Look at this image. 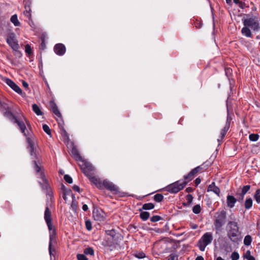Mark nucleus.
<instances>
[{"label":"nucleus","instance_id":"obj_1","mask_svg":"<svg viewBox=\"0 0 260 260\" xmlns=\"http://www.w3.org/2000/svg\"><path fill=\"white\" fill-rule=\"evenodd\" d=\"M3 109L6 110V111L4 113V116L9 118L14 123H16L17 125L19 126L21 133L25 136H27L28 134H27L25 132L26 126L22 119L20 118H17L15 115H14L11 111L10 108L8 106L7 109Z\"/></svg>","mask_w":260,"mask_h":260},{"label":"nucleus","instance_id":"obj_2","mask_svg":"<svg viewBox=\"0 0 260 260\" xmlns=\"http://www.w3.org/2000/svg\"><path fill=\"white\" fill-rule=\"evenodd\" d=\"M226 221V212L225 210L218 211L215 213L214 215V225L216 233L221 230L222 227L225 224Z\"/></svg>","mask_w":260,"mask_h":260},{"label":"nucleus","instance_id":"obj_3","mask_svg":"<svg viewBox=\"0 0 260 260\" xmlns=\"http://www.w3.org/2000/svg\"><path fill=\"white\" fill-rule=\"evenodd\" d=\"M229 231L228 236L231 241L233 242H237L238 241V236L239 234V228L238 223L235 221H229L228 224Z\"/></svg>","mask_w":260,"mask_h":260},{"label":"nucleus","instance_id":"obj_4","mask_svg":"<svg viewBox=\"0 0 260 260\" xmlns=\"http://www.w3.org/2000/svg\"><path fill=\"white\" fill-rule=\"evenodd\" d=\"M213 239V235L211 233L207 232L205 233L197 243V246L200 250L202 251H204L206 247L211 243Z\"/></svg>","mask_w":260,"mask_h":260},{"label":"nucleus","instance_id":"obj_5","mask_svg":"<svg viewBox=\"0 0 260 260\" xmlns=\"http://www.w3.org/2000/svg\"><path fill=\"white\" fill-rule=\"evenodd\" d=\"M186 184V181H184L181 183H179V181H176L167 186L166 187V190L171 193H176L182 190Z\"/></svg>","mask_w":260,"mask_h":260},{"label":"nucleus","instance_id":"obj_6","mask_svg":"<svg viewBox=\"0 0 260 260\" xmlns=\"http://www.w3.org/2000/svg\"><path fill=\"white\" fill-rule=\"evenodd\" d=\"M244 25L246 26L251 27L254 30H257L259 29V23L255 17L247 18L244 20Z\"/></svg>","mask_w":260,"mask_h":260},{"label":"nucleus","instance_id":"obj_7","mask_svg":"<svg viewBox=\"0 0 260 260\" xmlns=\"http://www.w3.org/2000/svg\"><path fill=\"white\" fill-rule=\"evenodd\" d=\"M7 42L13 50H16L18 49L19 45L16 39L15 35L14 33L9 34L7 39Z\"/></svg>","mask_w":260,"mask_h":260},{"label":"nucleus","instance_id":"obj_8","mask_svg":"<svg viewBox=\"0 0 260 260\" xmlns=\"http://www.w3.org/2000/svg\"><path fill=\"white\" fill-rule=\"evenodd\" d=\"M56 231L55 230H53L52 231L50 232V241L49 244V251L50 256L53 255V252H55V249L52 248V245L56 243Z\"/></svg>","mask_w":260,"mask_h":260},{"label":"nucleus","instance_id":"obj_9","mask_svg":"<svg viewBox=\"0 0 260 260\" xmlns=\"http://www.w3.org/2000/svg\"><path fill=\"white\" fill-rule=\"evenodd\" d=\"M102 185H103L107 189L113 191L116 193L119 192V188L112 182L107 180H104L103 181Z\"/></svg>","mask_w":260,"mask_h":260},{"label":"nucleus","instance_id":"obj_10","mask_svg":"<svg viewBox=\"0 0 260 260\" xmlns=\"http://www.w3.org/2000/svg\"><path fill=\"white\" fill-rule=\"evenodd\" d=\"M82 169L84 174L86 176H88L94 174L95 168L89 162H85L84 167L82 168Z\"/></svg>","mask_w":260,"mask_h":260},{"label":"nucleus","instance_id":"obj_11","mask_svg":"<svg viewBox=\"0 0 260 260\" xmlns=\"http://www.w3.org/2000/svg\"><path fill=\"white\" fill-rule=\"evenodd\" d=\"M231 120H232V118L228 116L225 125L224 126L223 128H222L220 132V139H217L218 142H220V141H222L223 138L224 137L225 135H226L227 132L228 131V130L229 129V128L230 127V122H231Z\"/></svg>","mask_w":260,"mask_h":260},{"label":"nucleus","instance_id":"obj_12","mask_svg":"<svg viewBox=\"0 0 260 260\" xmlns=\"http://www.w3.org/2000/svg\"><path fill=\"white\" fill-rule=\"evenodd\" d=\"M5 82L11 87L15 91L19 94H22V91L20 87L17 85L12 80L8 78H5L4 79Z\"/></svg>","mask_w":260,"mask_h":260},{"label":"nucleus","instance_id":"obj_13","mask_svg":"<svg viewBox=\"0 0 260 260\" xmlns=\"http://www.w3.org/2000/svg\"><path fill=\"white\" fill-rule=\"evenodd\" d=\"M54 50L57 55H62L65 53L66 49L63 44L58 43L55 45Z\"/></svg>","mask_w":260,"mask_h":260},{"label":"nucleus","instance_id":"obj_14","mask_svg":"<svg viewBox=\"0 0 260 260\" xmlns=\"http://www.w3.org/2000/svg\"><path fill=\"white\" fill-rule=\"evenodd\" d=\"M27 142L28 144V148L30 153L31 155H36L35 152H34V142L32 138L27 137Z\"/></svg>","mask_w":260,"mask_h":260},{"label":"nucleus","instance_id":"obj_15","mask_svg":"<svg viewBox=\"0 0 260 260\" xmlns=\"http://www.w3.org/2000/svg\"><path fill=\"white\" fill-rule=\"evenodd\" d=\"M91 182H93L98 187L101 188L102 184L99 179L94 176V174L87 176Z\"/></svg>","mask_w":260,"mask_h":260},{"label":"nucleus","instance_id":"obj_16","mask_svg":"<svg viewBox=\"0 0 260 260\" xmlns=\"http://www.w3.org/2000/svg\"><path fill=\"white\" fill-rule=\"evenodd\" d=\"M72 155L73 157L77 161H83V159L82 157L80 156L79 152L77 149L74 147L71 151Z\"/></svg>","mask_w":260,"mask_h":260},{"label":"nucleus","instance_id":"obj_17","mask_svg":"<svg viewBox=\"0 0 260 260\" xmlns=\"http://www.w3.org/2000/svg\"><path fill=\"white\" fill-rule=\"evenodd\" d=\"M227 205L230 208L234 207L235 203L237 202V199L234 196L228 195L227 196Z\"/></svg>","mask_w":260,"mask_h":260},{"label":"nucleus","instance_id":"obj_18","mask_svg":"<svg viewBox=\"0 0 260 260\" xmlns=\"http://www.w3.org/2000/svg\"><path fill=\"white\" fill-rule=\"evenodd\" d=\"M50 105L51 108L52 112L55 114L57 117H60L61 116V113L58 109L57 106L53 101H51Z\"/></svg>","mask_w":260,"mask_h":260},{"label":"nucleus","instance_id":"obj_19","mask_svg":"<svg viewBox=\"0 0 260 260\" xmlns=\"http://www.w3.org/2000/svg\"><path fill=\"white\" fill-rule=\"evenodd\" d=\"M212 191L218 196L220 193V189L215 185L214 182H212L210 185H209L207 189V191Z\"/></svg>","mask_w":260,"mask_h":260},{"label":"nucleus","instance_id":"obj_20","mask_svg":"<svg viewBox=\"0 0 260 260\" xmlns=\"http://www.w3.org/2000/svg\"><path fill=\"white\" fill-rule=\"evenodd\" d=\"M44 218L46 222L52 221L51 213L48 207H47L45 209Z\"/></svg>","mask_w":260,"mask_h":260},{"label":"nucleus","instance_id":"obj_21","mask_svg":"<svg viewBox=\"0 0 260 260\" xmlns=\"http://www.w3.org/2000/svg\"><path fill=\"white\" fill-rule=\"evenodd\" d=\"M103 245L107 247L108 249L110 251H112L114 249L116 248V247L115 244L112 243V242H108V241L103 242Z\"/></svg>","mask_w":260,"mask_h":260},{"label":"nucleus","instance_id":"obj_22","mask_svg":"<svg viewBox=\"0 0 260 260\" xmlns=\"http://www.w3.org/2000/svg\"><path fill=\"white\" fill-rule=\"evenodd\" d=\"M40 175H41V178H42V179L43 180V183H41V184L42 186V188L43 189H48V188L49 187V184L48 183V181L45 178L44 174L42 172H41Z\"/></svg>","mask_w":260,"mask_h":260},{"label":"nucleus","instance_id":"obj_23","mask_svg":"<svg viewBox=\"0 0 260 260\" xmlns=\"http://www.w3.org/2000/svg\"><path fill=\"white\" fill-rule=\"evenodd\" d=\"M93 215L94 219L96 220L101 221H103L104 219V215L102 214L99 211L93 212Z\"/></svg>","mask_w":260,"mask_h":260},{"label":"nucleus","instance_id":"obj_24","mask_svg":"<svg viewBox=\"0 0 260 260\" xmlns=\"http://www.w3.org/2000/svg\"><path fill=\"white\" fill-rule=\"evenodd\" d=\"M252 204L253 201L251 198H249L247 199L244 202V207L245 209L248 210L251 208Z\"/></svg>","mask_w":260,"mask_h":260},{"label":"nucleus","instance_id":"obj_25","mask_svg":"<svg viewBox=\"0 0 260 260\" xmlns=\"http://www.w3.org/2000/svg\"><path fill=\"white\" fill-rule=\"evenodd\" d=\"M33 111L37 115H42L43 114V112H42L40 108L37 104H33L32 106Z\"/></svg>","mask_w":260,"mask_h":260},{"label":"nucleus","instance_id":"obj_26","mask_svg":"<svg viewBox=\"0 0 260 260\" xmlns=\"http://www.w3.org/2000/svg\"><path fill=\"white\" fill-rule=\"evenodd\" d=\"M11 21L14 24V25L16 26H19L20 23L17 19V15L15 14L13 15L11 18Z\"/></svg>","mask_w":260,"mask_h":260},{"label":"nucleus","instance_id":"obj_27","mask_svg":"<svg viewBox=\"0 0 260 260\" xmlns=\"http://www.w3.org/2000/svg\"><path fill=\"white\" fill-rule=\"evenodd\" d=\"M242 33L246 37H251V33L250 29L247 27H244L241 30Z\"/></svg>","mask_w":260,"mask_h":260},{"label":"nucleus","instance_id":"obj_28","mask_svg":"<svg viewBox=\"0 0 260 260\" xmlns=\"http://www.w3.org/2000/svg\"><path fill=\"white\" fill-rule=\"evenodd\" d=\"M140 216L143 220H146L149 218L150 214L147 211L141 212Z\"/></svg>","mask_w":260,"mask_h":260},{"label":"nucleus","instance_id":"obj_29","mask_svg":"<svg viewBox=\"0 0 260 260\" xmlns=\"http://www.w3.org/2000/svg\"><path fill=\"white\" fill-rule=\"evenodd\" d=\"M154 207V205L153 203H146L142 206V209L144 210L152 209Z\"/></svg>","mask_w":260,"mask_h":260},{"label":"nucleus","instance_id":"obj_30","mask_svg":"<svg viewBox=\"0 0 260 260\" xmlns=\"http://www.w3.org/2000/svg\"><path fill=\"white\" fill-rule=\"evenodd\" d=\"M252 241V238L250 235H247L245 237L244 239V243L246 246L250 245Z\"/></svg>","mask_w":260,"mask_h":260},{"label":"nucleus","instance_id":"obj_31","mask_svg":"<svg viewBox=\"0 0 260 260\" xmlns=\"http://www.w3.org/2000/svg\"><path fill=\"white\" fill-rule=\"evenodd\" d=\"M72 196L73 200L71 207L74 210H76L77 209V202L75 200V195L72 194Z\"/></svg>","mask_w":260,"mask_h":260},{"label":"nucleus","instance_id":"obj_32","mask_svg":"<svg viewBox=\"0 0 260 260\" xmlns=\"http://www.w3.org/2000/svg\"><path fill=\"white\" fill-rule=\"evenodd\" d=\"M84 253L85 254L93 255L94 254V250L91 247H88L84 250Z\"/></svg>","mask_w":260,"mask_h":260},{"label":"nucleus","instance_id":"obj_33","mask_svg":"<svg viewBox=\"0 0 260 260\" xmlns=\"http://www.w3.org/2000/svg\"><path fill=\"white\" fill-rule=\"evenodd\" d=\"M164 199V196L162 194L157 193L154 196V200L157 202H161Z\"/></svg>","mask_w":260,"mask_h":260},{"label":"nucleus","instance_id":"obj_34","mask_svg":"<svg viewBox=\"0 0 260 260\" xmlns=\"http://www.w3.org/2000/svg\"><path fill=\"white\" fill-rule=\"evenodd\" d=\"M193 197L191 194H188L186 196V200L187 201V203H183L184 206H188L191 203L193 200Z\"/></svg>","mask_w":260,"mask_h":260},{"label":"nucleus","instance_id":"obj_35","mask_svg":"<svg viewBox=\"0 0 260 260\" xmlns=\"http://www.w3.org/2000/svg\"><path fill=\"white\" fill-rule=\"evenodd\" d=\"M254 198L257 203H260V189H257L255 193Z\"/></svg>","mask_w":260,"mask_h":260},{"label":"nucleus","instance_id":"obj_36","mask_svg":"<svg viewBox=\"0 0 260 260\" xmlns=\"http://www.w3.org/2000/svg\"><path fill=\"white\" fill-rule=\"evenodd\" d=\"M201 210V206L200 205H195L192 208V211L195 214H199Z\"/></svg>","mask_w":260,"mask_h":260},{"label":"nucleus","instance_id":"obj_37","mask_svg":"<svg viewBox=\"0 0 260 260\" xmlns=\"http://www.w3.org/2000/svg\"><path fill=\"white\" fill-rule=\"evenodd\" d=\"M194 175H195L193 174L191 171L187 175L184 176V179L185 180H191L194 178Z\"/></svg>","mask_w":260,"mask_h":260},{"label":"nucleus","instance_id":"obj_38","mask_svg":"<svg viewBox=\"0 0 260 260\" xmlns=\"http://www.w3.org/2000/svg\"><path fill=\"white\" fill-rule=\"evenodd\" d=\"M250 187H251L250 185H249L244 186L242 188L241 193H242V194H243L245 195L249 191V190L250 188Z\"/></svg>","mask_w":260,"mask_h":260},{"label":"nucleus","instance_id":"obj_39","mask_svg":"<svg viewBox=\"0 0 260 260\" xmlns=\"http://www.w3.org/2000/svg\"><path fill=\"white\" fill-rule=\"evenodd\" d=\"M249 139L251 141H256L259 138V135L257 134H252L249 135Z\"/></svg>","mask_w":260,"mask_h":260},{"label":"nucleus","instance_id":"obj_40","mask_svg":"<svg viewBox=\"0 0 260 260\" xmlns=\"http://www.w3.org/2000/svg\"><path fill=\"white\" fill-rule=\"evenodd\" d=\"M134 255L138 258H143L145 257V254L143 252H139L134 254Z\"/></svg>","mask_w":260,"mask_h":260},{"label":"nucleus","instance_id":"obj_41","mask_svg":"<svg viewBox=\"0 0 260 260\" xmlns=\"http://www.w3.org/2000/svg\"><path fill=\"white\" fill-rule=\"evenodd\" d=\"M236 196H237V201H238L239 202H242L244 199V194H242V193L240 192H237Z\"/></svg>","mask_w":260,"mask_h":260},{"label":"nucleus","instance_id":"obj_42","mask_svg":"<svg viewBox=\"0 0 260 260\" xmlns=\"http://www.w3.org/2000/svg\"><path fill=\"white\" fill-rule=\"evenodd\" d=\"M43 129L48 135H51V130L47 124H43Z\"/></svg>","mask_w":260,"mask_h":260},{"label":"nucleus","instance_id":"obj_43","mask_svg":"<svg viewBox=\"0 0 260 260\" xmlns=\"http://www.w3.org/2000/svg\"><path fill=\"white\" fill-rule=\"evenodd\" d=\"M232 260H238L239 258V255L238 252L234 251L231 255Z\"/></svg>","mask_w":260,"mask_h":260},{"label":"nucleus","instance_id":"obj_44","mask_svg":"<svg viewBox=\"0 0 260 260\" xmlns=\"http://www.w3.org/2000/svg\"><path fill=\"white\" fill-rule=\"evenodd\" d=\"M25 52L28 54H31L32 53V49L29 44H26L25 46Z\"/></svg>","mask_w":260,"mask_h":260},{"label":"nucleus","instance_id":"obj_45","mask_svg":"<svg viewBox=\"0 0 260 260\" xmlns=\"http://www.w3.org/2000/svg\"><path fill=\"white\" fill-rule=\"evenodd\" d=\"M203 169L202 166H198L191 170L192 173L196 175Z\"/></svg>","mask_w":260,"mask_h":260},{"label":"nucleus","instance_id":"obj_46","mask_svg":"<svg viewBox=\"0 0 260 260\" xmlns=\"http://www.w3.org/2000/svg\"><path fill=\"white\" fill-rule=\"evenodd\" d=\"M161 219V217L158 215L153 216L150 218V220L152 222H156L157 221Z\"/></svg>","mask_w":260,"mask_h":260},{"label":"nucleus","instance_id":"obj_47","mask_svg":"<svg viewBox=\"0 0 260 260\" xmlns=\"http://www.w3.org/2000/svg\"><path fill=\"white\" fill-rule=\"evenodd\" d=\"M77 258L78 260H88V258L83 254H78Z\"/></svg>","mask_w":260,"mask_h":260},{"label":"nucleus","instance_id":"obj_48","mask_svg":"<svg viewBox=\"0 0 260 260\" xmlns=\"http://www.w3.org/2000/svg\"><path fill=\"white\" fill-rule=\"evenodd\" d=\"M64 179L67 182L69 183H72L73 182L72 178L68 175H65L64 176Z\"/></svg>","mask_w":260,"mask_h":260},{"label":"nucleus","instance_id":"obj_49","mask_svg":"<svg viewBox=\"0 0 260 260\" xmlns=\"http://www.w3.org/2000/svg\"><path fill=\"white\" fill-rule=\"evenodd\" d=\"M85 225L87 230L90 231L92 229L91 223L89 220H86L85 221Z\"/></svg>","mask_w":260,"mask_h":260},{"label":"nucleus","instance_id":"obj_50","mask_svg":"<svg viewBox=\"0 0 260 260\" xmlns=\"http://www.w3.org/2000/svg\"><path fill=\"white\" fill-rule=\"evenodd\" d=\"M46 222L47 224V226H48V229H49L50 232L52 231L53 230H55V229L54 228V227L53 226V225L52 224L51 221H48V222Z\"/></svg>","mask_w":260,"mask_h":260},{"label":"nucleus","instance_id":"obj_51","mask_svg":"<svg viewBox=\"0 0 260 260\" xmlns=\"http://www.w3.org/2000/svg\"><path fill=\"white\" fill-rule=\"evenodd\" d=\"M34 163L35 165V169L36 171V172L39 173L40 171L41 168L39 166L38 164L37 163L36 160L34 161Z\"/></svg>","mask_w":260,"mask_h":260},{"label":"nucleus","instance_id":"obj_52","mask_svg":"<svg viewBox=\"0 0 260 260\" xmlns=\"http://www.w3.org/2000/svg\"><path fill=\"white\" fill-rule=\"evenodd\" d=\"M8 105L6 103H2L0 100V110L2 109H7Z\"/></svg>","mask_w":260,"mask_h":260},{"label":"nucleus","instance_id":"obj_53","mask_svg":"<svg viewBox=\"0 0 260 260\" xmlns=\"http://www.w3.org/2000/svg\"><path fill=\"white\" fill-rule=\"evenodd\" d=\"M106 233L107 235H110V236L114 237L115 235V232L114 230H109L106 231Z\"/></svg>","mask_w":260,"mask_h":260},{"label":"nucleus","instance_id":"obj_54","mask_svg":"<svg viewBox=\"0 0 260 260\" xmlns=\"http://www.w3.org/2000/svg\"><path fill=\"white\" fill-rule=\"evenodd\" d=\"M251 256L252 255H251L250 251L249 250H247L246 251V252L244 254L243 257H244V258L247 259L248 258H249V256Z\"/></svg>","mask_w":260,"mask_h":260},{"label":"nucleus","instance_id":"obj_55","mask_svg":"<svg viewBox=\"0 0 260 260\" xmlns=\"http://www.w3.org/2000/svg\"><path fill=\"white\" fill-rule=\"evenodd\" d=\"M63 193L66 195H69L72 193V190L70 189H64Z\"/></svg>","mask_w":260,"mask_h":260},{"label":"nucleus","instance_id":"obj_56","mask_svg":"<svg viewBox=\"0 0 260 260\" xmlns=\"http://www.w3.org/2000/svg\"><path fill=\"white\" fill-rule=\"evenodd\" d=\"M73 189L75 191H77V192H80V191H81V189H80V188L76 185H74L73 186Z\"/></svg>","mask_w":260,"mask_h":260},{"label":"nucleus","instance_id":"obj_57","mask_svg":"<svg viewBox=\"0 0 260 260\" xmlns=\"http://www.w3.org/2000/svg\"><path fill=\"white\" fill-rule=\"evenodd\" d=\"M175 258L176 259V260H178L177 257L176 255L173 254H170V257L168 259V260H175Z\"/></svg>","mask_w":260,"mask_h":260},{"label":"nucleus","instance_id":"obj_58","mask_svg":"<svg viewBox=\"0 0 260 260\" xmlns=\"http://www.w3.org/2000/svg\"><path fill=\"white\" fill-rule=\"evenodd\" d=\"M246 4L245 3L242 2L241 1L240 2L239 4V6L241 8L243 9L244 7H245Z\"/></svg>","mask_w":260,"mask_h":260},{"label":"nucleus","instance_id":"obj_59","mask_svg":"<svg viewBox=\"0 0 260 260\" xmlns=\"http://www.w3.org/2000/svg\"><path fill=\"white\" fill-rule=\"evenodd\" d=\"M201 182V179L199 178H197L196 180H195V184L196 185V186L198 185V184H199Z\"/></svg>","mask_w":260,"mask_h":260},{"label":"nucleus","instance_id":"obj_60","mask_svg":"<svg viewBox=\"0 0 260 260\" xmlns=\"http://www.w3.org/2000/svg\"><path fill=\"white\" fill-rule=\"evenodd\" d=\"M82 209L84 211H86L88 210V206L85 204L83 205L82 206Z\"/></svg>","mask_w":260,"mask_h":260},{"label":"nucleus","instance_id":"obj_61","mask_svg":"<svg viewBox=\"0 0 260 260\" xmlns=\"http://www.w3.org/2000/svg\"><path fill=\"white\" fill-rule=\"evenodd\" d=\"M193 189L191 187H187L186 188V190L185 191L187 192H190L191 191H192Z\"/></svg>","mask_w":260,"mask_h":260},{"label":"nucleus","instance_id":"obj_62","mask_svg":"<svg viewBox=\"0 0 260 260\" xmlns=\"http://www.w3.org/2000/svg\"><path fill=\"white\" fill-rule=\"evenodd\" d=\"M22 84H23V86L25 88H27L28 87V83L24 81H23Z\"/></svg>","mask_w":260,"mask_h":260},{"label":"nucleus","instance_id":"obj_63","mask_svg":"<svg viewBox=\"0 0 260 260\" xmlns=\"http://www.w3.org/2000/svg\"><path fill=\"white\" fill-rule=\"evenodd\" d=\"M24 13L25 15H27V17H29L30 16V14H29V11H28L27 10H26V11L24 12Z\"/></svg>","mask_w":260,"mask_h":260},{"label":"nucleus","instance_id":"obj_64","mask_svg":"<svg viewBox=\"0 0 260 260\" xmlns=\"http://www.w3.org/2000/svg\"><path fill=\"white\" fill-rule=\"evenodd\" d=\"M195 260H204V258L202 256H198Z\"/></svg>","mask_w":260,"mask_h":260}]
</instances>
